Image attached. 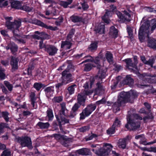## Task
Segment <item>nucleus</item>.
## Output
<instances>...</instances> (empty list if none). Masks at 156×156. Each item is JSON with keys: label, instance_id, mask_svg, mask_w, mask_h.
<instances>
[{"label": "nucleus", "instance_id": "f257e3e1", "mask_svg": "<svg viewBox=\"0 0 156 156\" xmlns=\"http://www.w3.org/2000/svg\"><path fill=\"white\" fill-rule=\"evenodd\" d=\"M150 26V23L149 20H147L140 27L138 31V37L140 41L142 42L145 39V37L147 36V46L152 49H156V40L149 37V33Z\"/></svg>", "mask_w": 156, "mask_h": 156}, {"label": "nucleus", "instance_id": "f03ea898", "mask_svg": "<svg viewBox=\"0 0 156 156\" xmlns=\"http://www.w3.org/2000/svg\"><path fill=\"white\" fill-rule=\"evenodd\" d=\"M5 18L6 20V26L7 29L12 31L13 33L12 39L18 43H25V41L23 39H20V36L17 34L19 31L18 28L21 26V21L20 20H15L13 22H10L9 21L12 20V19L11 17H5Z\"/></svg>", "mask_w": 156, "mask_h": 156}, {"label": "nucleus", "instance_id": "7ed1b4c3", "mask_svg": "<svg viewBox=\"0 0 156 156\" xmlns=\"http://www.w3.org/2000/svg\"><path fill=\"white\" fill-rule=\"evenodd\" d=\"M88 146L90 147L88 148V155H90L91 151L98 156H108L113 148L111 144L108 143L105 144L102 147L99 144L88 143Z\"/></svg>", "mask_w": 156, "mask_h": 156}, {"label": "nucleus", "instance_id": "20e7f679", "mask_svg": "<svg viewBox=\"0 0 156 156\" xmlns=\"http://www.w3.org/2000/svg\"><path fill=\"white\" fill-rule=\"evenodd\" d=\"M137 96V93L134 90H132L130 92H122L118 97L117 101L114 103V106L119 108L122 105L128 102L131 97L136 98Z\"/></svg>", "mask_w": 156, "mask_h": 156}, {"label": "nucleus", "instance_id": "39448f33", "mask_svg": "<svg viewBox=\"0 0 156 156\" xmlns=\"http://www.w3.org/2000/svg\"><path fill=\"white\" fill-rule=\"evenodd\" d=\"M133 62L131 58H129L125 59L123 61L126 63V67L131 72H133L136 74L139 73L137 65L138 63L137 56L136 55L133 56Z\"/></svg>", "mask_w": 156, "mask_h": 156}, {"label": "nucleus", "instance_id": "423d86ee", "mask_svg": "<svg viewBox=\"0 0 156 156\" xmlns=\"http://www.w3.org/2000/svg\"><path fill=\"white\" fill-rule=\"evenodd\" d=\"M68 70H69L70 69L64 70L62 73V82L56 84L55 87L56 88H58L62 85L66 84L72 81L71 79L72 75Z\"/></svg>", "mask_w": 156, "mask_h": 156}, {"label": "nucleus", "instance_id": "0eeeda50", "mask_svg": "<svg viewBox=\"0 0 156 156\" xmlns=\"http://www.w3.org/2000/svg\"><path fill=\"white\" fill-rule=\"evenodd\" d=\"M102 58V54L100 52L99 53V56L95 58L92 57L90 55H88V62H90L93 63H88V71H90L92 67H96L97 65L98 68H99L101 66L100 65V59Z\"/></svg>", "mask_w": 156, "mask_h": 156}, {"label": "nucleus", "instance_id": "6e6552de", "mask_svg": "<svg viewBox=\"0 0 156 156\" xmlns=\"http://www.w3.org/2000/svg\"><path fill=\"white\" fill-rule=\"evenodd\" d=\"M84 89L79 94L77 95V103L80 105H84L86 99L88 95V83L86 82L83 86Z\"/></svg>", "mask_w": 156, "mask_h": 156}, {"label": "nucleus", "instance_id": "1a4fd4ad", "mask_svg": "<svg viewBox=\"0 0 156 156\" xmlns=\"http://www.w3.org/2000/svg\"><path fill=\"white\" fill-rule=\"evenodd\" d=\"M127 121L125 127L128 130L135 131L139 129L140 123L138 121L131 119L130 118H127Z\"/></svg>", "mask_w": 156, "mask_h": 156}, {"label": "nucleus", "instance_id": "9d476101", "mask_svg": "<svg viewBox=\"0 0 156 156\" xmlns=\"http://www.w3.org/2000/svg\"><path fill=\"white\" fill-rule=\"evenodd\" d=\"M15 141L20 144L23 147L27 146L29 148H31L32 143L31 139L28 137H16Z\"/></svg>", "mask_w": 156, "mask_h": 156}, {"label": "nucleus", "instance_id": "9b49d317", "mask_svg": "<svg viewBox=\"0 0 156 156\" xmlns=\"http://www.w3.org/2000/svg\"><path fill=\"white\" fill-rule=\"evenodd\" d=\"M123 12L124 14L119 11L116 12V14L119 18L120 19V21L122 22L126 21L128 22L130 21L131 15L129 12H128L126 10H124Z\"/></svg>", "mask_w": 156, "mask_h": 156}, {"label": "nucleus", "instance_id": "f8f14e48", "mask_svg": "<svg viewBox=\"0 0 156 156\" xmlns=\"http://www.w3.org/2000/svg\"><path fill=\"white\" fill-rule=\"evenodd\" d=\"M45 50L50 55H54L57 52L58 49L54 46L48 45L45 47Z\"/></svg>", "mask_w": 156, "mask_h": 156}, {"label": "nucleus", "instance_id": "ddd939ff", "mask_svg": "<svg viewBox=\"0 0 156 156\" xmlns=\"http://www.w3.org/2000/svg\"><path fill=\"white\" fill-rule=\"evenodd\" d=\"M122 83L123 85H127L131 87L133 84L134 80L131 78V75H128L122 81Z\"/></svg>", "mask_w": 156, "mask_h": 156}, {"label": "nucleus", "instance_id": "4468645a", "mask_svg": "<svg viewBox=\"0 0 156 156\" xmlns=\"http://www.w3.org/2000/svg\"><path fill=\"white\" fill-rule=\"evenodd\" d=\"M130 139V138L129 136H127L125 138L119 139L118 142L119 147L123 149H125L127 145L126 141Z\"/></svg>", "mask_w": 156, "mask_h": 156}, {"label": "nucleus", "instance_id": "2eb2a0df", "mask_svg": "<svg viewBox=\"0 0 156 156\" xmlns=\"http://www.w3.org/2000/svg\"><path fill=\"white\" fill-rule=\"evenodd\" d=\"M119 31L114 26L110 27L109 32L110 37L115 39L118 36Z\"/></svg>", "mask_w": 156, "mask_h": 156}, {"label": "nucleus", "instance_id": "dca6fc26", "mask_svg": "<svg viewBox=\"0 0 156 156\" xmlns=\"http://www.w3.org/2000/svg\"><path fill=\"white\" fill-rule=\"evenodd\" d=\"M36 23L37 25L44 27L47 29H49L52 30H57V27H53L51 26H48L40 20H37Z\"/></svg>", "mask_w": 156, "mask_h": 156}, {"label": "nucleus", "instance_id": "f3484780", "mask_svg": "<svg viewBox=\"0 0 156 156\" xmlns=\"http://www.w3.org/2000/svg\"><path fill=\"white\" fill-rule=\"evenodd\" d=\"M54 87L51 86L46 87L45 89V91L47 97L50 98L53 96L54 91Z\"/></svg>", "mask_w": 156, "mask_h": 156}, {"label": "nucleus", "instance_id": "a211bd4d", "mask_svg": "<svg viewBox=\"0 0 156 156\" xmlns=\"http://www.w3.org/2000/svg\"><path fill=\"white\" fill-rule=\"evenodd\" d=\"M18 60L17 58L12 57L10 62V64L13 71L17 69L18 68Z\"/></svg>", "mask_w": 156, "mask_h": 156}, {"label": "nucleus", "instance_id": "6ab92c4d", "mask_svg": "<svg viewBox=\"0 0 156 156\" xmlns=\"http://www.w3.org/2000/svg\"><path fill=\"white\" fill-rule=\"evenodd\" d=\"M80 105L78 103H76L73 106L72 108V111L70 115H68V116L71 118H72L74 117L76 114L75 112L80 107Z\"/></svg>", "mask_w": 156, "mask_h": 156}, {"label": "nucleus", "instance_id": "aec40b11", "mask_svg": "<svg viewBox=\"0 0 156 156\" xmlns=\"http://www.w3.org/2000/svg\"><path fill=\"white\" fill-rule=\"evenodd\" d=\"M105 27L104 25H100L97 27H95L94 31L96 34H101L105 33Z\"/></svg>", "mask_w": 156, "mask_h": 156}, {"label": "nucleus", "instance_id": "412c9836", "mask_svg": "<svg viewBox=\"0 0 156 156\" xmlns=\"http://www.w3.org/2000/svg\"><path fill=\"white\" fill-rule=\"evenodd\" d=\"M98 42L97 41H94L88 47V52L90 51L94 52L96 51L98 47Z\"/></svg>", "mask_w": 156, "mask_h": 156}, {"label": "nucleus", "instance_id": "4be33fe9", "mask_svg": "<svg viewBox=\"0 0 156 156\" xmlns=\"http://www.w3.org/2000/svg\"><path fill=\"white\" fill-rule=\"evenodd\" d=\"M11 7L17 9H20L22 8V3L19 1H12L11 2Z\"/></svg>", "mask_w": 156, "mask_h": 156}, {"label": "nucleus", "instance_id": "5701e85b", "mask_svg": "<svg viewBox=\"0 0 156 156\" xmlns=\"http://www.w3.org/2000/svg\"><path fill=\"white\" fill-rule=\"evenodd\" d=\"M105 56L107 61L110 64L113 63V55L111 52L107 51L105 54Z\"/></svg>", "mask_w": 156, "mask_h": 156}, {"label": "nucleus", "instance_id": "b1692460", "mask_svg": "<svg viewBox=\"0 0 156 156\" xmlns=\"http://www.w3.org/2000/svg\"><path fill=\"white\" fill-rule=\"evenodd\" d=\"M130 118L131 119L136 120L139 119L140 120H142L143 119L142 117L140 116V115L136 113H133L131 114H129L127 116V118Z\"/></svg>", "mask_w": 156, "mask_h": 156}, {"label": "nucleus", "instance_id": "393cba45", "mask_svg": "<svg viewBox=\"0 0 156 156\" xmlns=\"http://www.w3.org/2000/svg\"><path fill=\"white\" fill-rule=\"evenodd\" d=\"M6 49L8 50L10 49L12 52L14 53L17 51V46L14 43H12L11 44L9 45L8 46L5 47Z\"/></svg>", "mask_w": 156, "mask_h": 156}, {"label": "nucleus", "instance_id": "a878e982", "mask_svg": "<svg viewBox=\"0 0 156 156\" xmlns=\"http://www.w3.org/2000/svg\"><path fill=\"white\" fill-rule=\"evenodd\" d=\"M71 46V43L68 41H62L61 48L65 49H69Z\"/></svg>", "mask_w": 156, "mask_h": 156}, {"label": "nucleus", "instance_id": "bb28decb", "mask_svg": "<svg viewBox=\"0 0 156 156\" xmlns=\"http://www.w3.org/2000/svg\"><path fill=\"white\" fill-rule=\"evenodd\" d=\"M35 94L33 92H31L30 95L31 103L34 108H36V106L34 104L36 100V98L35 97Z\"/></svg>", "mask_w": 156, "mask_h": 156}, {"label": "nucleus", "instance_id": "cd10ccee", "mask_svg": "<svg viewBox=\"0 0 156 156\" xmlns=\"http://www.w3.org/2000/svg\"><path fill=\"white\" fill-rule=\"evenodd\" d=\"M47 117L48 119V120H52L54 117L52 110L49 108L48 109L47 111Z\"/></svg>", "mask_w": 156, "mask_h": 156}, {"label": "nucleus", "instance_id": "c85d7f7f", "mask_svg": "<svg viewBox=\"0 0 156 156\" xmlns=\"http://www.w3.org/2000/svg\"><path fill=\"white\" fill-rule=\"evenodd\" d=\"M62 108L61 111L62 114L65 116H68V115L67 114V110L66 108V104L64 103H62L61 104Z\"/></svg>", "mask_w": 156, "mask_h": 156}, {"label": "nucleus", "instance_id": "c756f323", "mask_svg": "<svg viewBox=\"0 0 156 156\" xmlns=\"http://www.w3.org/2000/svg\"><path fill=\"white\" fill-rule=\"evenodd\" d=\"M126 30L129 38L131 39H133V29L131 27L129 26H127Z\"/></svg>", "mask_w": 156, "mask_h": 156}, {"label": "nucleus", "instance_id": "7c9ffc66", "mask_svg": "<svg viewBox=\"0 0 156 156\" xmlns=\"http://www.w3.org/2000/svg\"><path fill=\"white\" fill-rule=\"evenodd\" d=\"M115 128L120 127L121 125V121L118 118H116L112 125Z\"/></svg>", "mask_w": 156, "mask_h": 156}, {"label": "nucleus", "instance_id": "2f4dec72", "mask_svg": "<svg viewBox=\"0 0 156 156\" xmlns=\"http://www.w3.org/2000/svg\"><path fill=\"white\" fill-rule=\"evenodd\" d=\"M76 152L79 154L87 155L88 154V149L87 148H82L77 150Z\"/></svg>", "mask_w": 156, "mask_h": 156}, {"label": "nucleus", "instance_id": "473e14b6", "mask_svg": "<svg viewBox=\"0 0 156 156\" xmlns=\"http://www.w3.org/2000/svg\"><path fill=\"white\" fill-rule=\"evenodd\" d=\"M96 108V105L95 104H91L88 105V116L94 111Z\"/></svg>", "mask_w": 156, "mask_h": 156}, {"label": "nucleus", "instance_id": "72a5a7b5", "mask_svg": "<svg viewBox=\"0 0 156 156\" xmlns=\"http://www.w3.org/2000/svg\"><path fill=\"white\" fill-rule=\"evenodd\" d=\"M76 87V85L75 84H73L69 87L67 89L69 94L71 95L74 93L75 88Z\"/></svg>", "mask_w": 156, "mask_h": 156}, {"label": "nucleus", "instance_id": "f704fd0d", "mask_svg": "<svg viewBox=\"0 0 156 156\" xmlns=\"http://www.w3.org/2000/svg\"><path fill=\"white\" fill-rule=\"evenodd\" d=\"M72 1H60L59 2L60 4L64 8H66L67 6L72 2Z\"/></svg>", "mask_w": 156, "mask_h": 156}, {"label": "nucleus", "instance_id": "c9c22d12", "mask_svg": "<svg viewBox=\"0 0 156 156\" xmlns=\"http://www.w3.org/2000/svg\"><path fill=\"white\" fill-rule=\"evenodd\" d=\"M116 129L115 127L112 125L111 127L107 130L106 133L108 135L113 134L115 133Z\"/></svg>", "mask_w": 156, "mask_h": 156}, {"label": "nucleus", "instance_id": "e433bc0d", "mask_svg": "<svg viewBox=\"0 0 156 156\" xmlns=\"http://www.w3.org/2000/svg\"><path fill=\"white\" fill-rule=\"evenodd\" d=\"M53 136L57 140H66L67 139V137H65L64 136H62L60 134H55L53 135Z\"/></svg>", "mask_w": 156, "mask_h": 156}, {"label": "nucleus", "instance_id": "4c0bfd02", "mask_svg": "<svg viewBox=\"0 0 156 156\" xmlns=\"http://www.w3.org/2000/svg\"><path fill=\"white\" fill-rule=\"evenodd\" d=\"M71 20L74 22H77L81 21L82 19L81 18L78 16L73 15L70 17Z\"/></svg>", "mask_w": 156, "mask_h": 156}, {"label": "nucleus", "instance_id": "58836bf2", "mask_svg": "<svg viewBox=\"0 0 156 156\" xmlns=\"http://www.w3.org/2000/svg\"><path fill=\"white\" fill-rule=\"evenodd\" d=\"M37 125L41 129L47 128L50 125L48 122L44 123L42 122H38Z\"/></svg>", "mask_w": 156, "mask_h": 156}, {"label": "nucleus", "instance_id": "ea45409f", "mask_svg": "<svg viewBox=\"0 0 156 156\" xmlns=\"http://www.w3.org/2000/svg\"><path fill=\"white\" fill-rule=\"evenodd\" d=\"M80 119H84L86 116H87L88 115V109L87 108H86L82 112V113L80 114Z\"/></svg>", "mask_w": 156, "mask_h": 156}, {"label": "nucleus", "instance_id": "a19ab883", "mask_svg": "<svg viewBox=\"0 0 156 156\" xmlns=\"http://www.w3.org/2000/svg\"><path fill=\"white\" fill-rule=\"evenodd\" d=\"M98 76L101 79L105 78L106 76V73L103 70H99L98 73Z\"/></svg>", "mask_w": 156, "mask_h": 156}, {"label": "nucleus", "instance_id": "79ce46f5", "mask_svg": "<svg viewBox=\"0 0 156 156\" xmlns=\"http://www.w3.org/2000/svg\"><path fill=\"white\" fill-rule=\"evenodd\" d=\"M60 118L61 119H60L56 117L57 120L59 122L60 124H64L65 123H67L69 122V120L66 119L65 118L62 117V116H60Z\"/></svg>", "mask_w": 156, "mask_h": 156}, {"label": "nucleus", "instance_id": "37998d69", "mask_svg": "<svg viewBox=\"0 0 156 156\" xmlns=\"http://www.w3.org/2000/svg\"><path fill=\"white\" fill-rule=\"evenodd\" d=\"M4 83L9 91H11L12 90L13 87L11 84L6 81H4Z\"/></svg>", "mask_w": 156, "mask_h": 156}, {"label": "nucleus", "instance_id": "c03bdc74", "mask_svg": "<svg viewBox=\"0 0 156 156\" xmlns=\"http://www.w3.org/2000/svg\"><path fill=\"white\" fill-rule=\"evenodd\" d=\"M114 68L113 69L115 71L117 72H119L120 70L122 68V67L120 65L117 64L116 63H115L113 65Z\"/></svg>", "mask_w": 156, "mask_h": 156}, {"label": "nucleus", "instance_id": "a18cd8bd", "mask_svg": "<svg viewBox=\"0 0 156 156\" xmlns=\"http://www.w3.org/2000/svg\"><path fill=\"white\" fill-rule=\"evenodd\" d=\"M63 100V97L62 96L54 97L52 99V101L54 102L59 103L62 101Z\"/></svg>", "mask_w": 156, "mask_h": 156}, {"label": "nucleus", "instance_id": "49530a36", "mask_svg": "<svg viewBox=\"0 0 156 156\" xmlns=\"http://www.w3.org/2000/svg\"><path fill=\"white\" fill-rule=\"evenodd\" d=\"M150 114H147V116L144 117L143 119L144 121H145L147 119H153L154 118V116H153L152 113L151 112L149 113Z\"/></svg>", "mask_w": 156, "mask_h": 156}, {"label": "nucleus", "instance_id": "de8ad7c7", "mask_svg": "<svg viewBox=\"0 0 156 156\" xmlns=\"http://www.w3.org/2000/svg\"><path fill=\"white\" fill-rule=\"evenodd\" d=\"M154 58L149 59V60L147 61L146 62L145 64L149 65L153 68V65L154 62Z\"/></svg>", "mask_w": 156, "mask_h": 156}, {"label": "nucleus", "instance_id": "09e8293b", "mask_svg": "<svg viewBox=\"0 0 156 156\" xmlns=\"http://www.w3.org/2000/svg\"><path fill=\"white\" fill-rule=\"evenodd\" d=\"M144 105L148 110V112L149 113H150L151 112V104L148 102H145L144 103Z\"/></svg>", "mask_w": 156, "mask_h": 156}, {"label": "nucleus", "instance_id": "8fccbe9b", "mask_svg": "<svg viewBox=\"0 0 156 156\" xmlns=\"http://www.w3.org/2000/svg\"><path fill=\"white\" fill-rule=\"evenodd\" d=\"M34 87L37 90H39L43 87L42 84L40 83H35L34 85Z\"/></svg>", "mask_w": 156, "mask_h": 156}, {"label": "nucleus", "instance_id": "3c124183", "mask_svg": "<svg viewBox=\"0 0 156 156\" xmlns=\"http://www.w3.org/2000/svg\"><path fill=\"white\" fill-rule=\"evenodd\" d=\"M96 78L94 76H90V88H92L94 85V83L95 81Z\"/></svg>", "mask_w": 156, "mask_h": 156}, {"label": "nucleus", "instance_id": "603ef678", "mask_svg": "<svg viewBox=\"0 0 156 156\" xmlns=\"http://www.w3.org/2000/svg\"><path fill=\"white\" fill-rule=\"evenodd\" d=\"M20 9L24 10L26 11L29 12L31 10V9L29 6L25 5H23V3H22V8Z\"/></svg>", "mask_w": 156, "mask_h": 156}, {"label": "nucleus", "instance_id": "864d4df0", "mask_svg": "<svg viewBox=\"0 0 156 156\" xmlns=\"http://www.w3.org/2000/svg\"><path fill=\"white\" fill-rule=\"evenodd\" d=\"M3 117L7 122L9 121V118L8 117L9 113L7 112H2Z\"/></svg>", "mask_w": 156, "mask_h": 156}, {"label": "nucleus", "instance_id": "5fc2aeb1", "mask_svg": "<svg viewBox=\"0 0 156 156\" xmlns=\"http://www.w3.org/2000/svg\"><path fill=\"white\" fill-rule=\"evenodd\" d=\"M8 127V125L6 123H0V133L2 132L3 129L4 127L7 128Z\"/></svg>", "mask_w": 156, "mask_h": 156}, {"label": "nucleus", "instance_id": "6e6d98bb", "mask_svg": "<svg viewBox=\"0 0 156 156\" xmlns=\"http://www.w3.org/2000/svg\"><path fill=\"white\" fill-rule=\"evenodd\" d=\"M11 152L9 151L5 150L3 151L1 156H10Z\"/></svg>", "mask_w": 156, "mask_h": 156}, {"label": "nucleus", "instance_id": "4d7b16f0", "mask_svg": "<svg viewBox=\"0 0 156 156\" xmlns=\"http://www.w3.org/2000/svg\"><path fill=\"white\" fill-rule=\"evenodd\" d=\"M106 100L104 98H103L100 100L96 102V104L97 105H100L101 104H104L106 102Z\"/></svg>", "mask_w": 156, "mask_h": 156}, {"label": "nucleus", "instance_id": "13d9d810", "mask_svg": "<svg viewBox=\"0 0 156 156\" xmlns=\"http://www.w3.org/2000/svg\"><path fill=\"white\" fill-rule=\"evenodd\" d=\"M139 112L142 114H148L149 112L145 110L144 108H142L140 109L139 111Z\"/></svg>", "mask_w": 156, "mask_h": 156}, {"label": "nucleus", "instance_id": "bf43d9fd", "mask_svg": "<svg viewBox=\"0 0 156 156\" xmlns=\"http://www.w3.org/2000/svg\"><path fill=\"white\" fill-rule=\"evenodd\" d=\"M4 1H0V7L3 6H6L8 5V2L7 1H6L4 2Z\"/></svg>", "mask_w": 156, "mask_h": 156}, {"label": "nucleus", "instance_id": "052dcab7", "mask_svg": "<svg viewBox=\"0 0 156 156\" xmlns=\"http://www.w3.org/2000/svg\"><path fill=\"white\" fill-rule=\"evenodd\" d=\"M112 12L111 10L109 11L108 10H107L106 12H105V14L104 15V16L102 17V20H103V17H104L106 16H110L111 13Z\"/></svg>", "mask_w": 156, "mask_h": 156}, {"label": "nucleus", "instance_id": "680f3d73", "mask_svg": "<svg viewBox=\"0 0 156 156\" xmlns=\"http://www.w3.org/2000/svg\"><path fill=\"white\" fill-rule=\"evenodd\" d=\"M149 86V85L148 84H146L143 83L142 84H138V86L139 87L142 88H144L145 87H147Z\"/></svg>", "mask_w": 156, "mask_h": 156}, {"label": "nucleus", "instance_id": "e2e57ef3", "mask_svg": "<svg viewBox=\"0 0 156 156\" xmlns=\"http://www.w3.org/2000/svg\"><path fill=\"white\" fill-rule=\"evenodd\" d=\"M127 10L130 13H133V12L134 11V8L132 7V6H130L127 8Z\"/></svg>", "mask_w": 156, "mask_h": 156}, {"label": "nucleus", "instance_id": "0e129e2a", "mask_svg": "<svg viewBox=\"0 0 156 156\" xmlns=\"http://www.w3.org/2000/svg\"><path fill=\"white\" fill-rule=\"evenodd\" d=\"M98 136L97 135L94 134H92L90 136H88V140H91L93 139V138H96Z\"/></svg>", "mask_w": 156, "mask_h": 156}, {"label": "nucleus", "instance_id": "69168bd1", "mask_svg": "<svg viewBox=\"0 0 156 156\" xmlns=\"http://www.w3.org/2000/svg\"><path fill=\"white\" fill-rule=\"evenodd\" d=\"M110 10L112 12H113L115 9H116V7L114 5H111L110 6Z\"/></svg>", "mask_w": 156, "mask_h": 156}, {"label": "nucleus", "instance_id": "338daca9", "mask_svg": "<svg viewBox=\"0 0 156 156\" xmlns=\"http://www.w3.org/2000/svg\"><path fill=\"white\" fill-rule=\"evenodd\" d=\"M96 86L98 89L101 90L102 89V86L100 83L98 82L96 83Z\"/></svg>", "mask_w": 156, "mask_h": 156}, {"label": "nucleus", "instance_id": "774afa93", "mask_svg": "<svg viewBox=\"0 0 156 156\" xmlns=\"http://www.w3.org/2000/svg\"><path fill=\"white\" fill-rule=\"evenodd\" d=\"M149 152H153L154 153H156V147H151L150 148Z\"/></svg>", "mask_w": 156, "mask_h": 156}]
</instances>
